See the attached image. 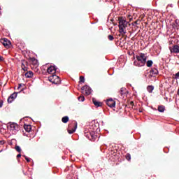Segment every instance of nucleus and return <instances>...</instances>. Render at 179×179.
<instances>
[{
    "label": "nucleus",
    "mask_w": 179,
    "mask_h": 179,
    "mask_svg": "<svg viewBox=\"0 0 179 179\" xmlns=\"http://www.w3.org/2000/svg\"><path fill=\"white\" fill-rule=\"evenodd\" d=\"M154 89H155V87H153L152 85H149L147 87V90L148 92H149V93H152Z\"/></svg>",
    "instance_id": "21"
},
{
    "label": "nucleus",
    "mask_w": 179,
    "mask_h": 179,
    "mask_svg": "<svg viewBox=\"0 0 179 179\" xmlns=\"http://www.w3.org/2000/svg\"><path fill=\"white\" fill-rule=\"evenodd\" d=\"M139 113H142V110L141 109H139Z\"/></svg>",
    "instance_id": "40"
},
{
    "label": "nucleus",
    "mask_w": 179,
    "mask_h": 179,
    "mask_svg": "<svg viewBox=\"0 0 179 179\" xmlns=\"http://www.w3.org/2000/svg\"><path fill=\"white\" fill-rule=\"evenodd\" d=\"M48 73H50V75H54L57 72V68L54 66H50L47 69Z\"/></svg>",
    "instance_id": "9"
},
{
    "label": "nucleus",
    "mask_w": 179,
    "mask_h": 179,
    "mask_svg": "<svg viewBox=\"0 0 179 179\" xmlns=\"http://www.w3.org/2000/svg\"><path fill=\"white\" fill-rule=\"evenodd\" d=\"M69 121V117L68 116H64L62 118V122L64 124H66V122H68Z\"/></svg>",
    "instance_id": "19"
},
{
    "label": "nucleus",
    "mask_w": 179,
    "mask_h": 179,
    "mask_svg": "<svg viewBox=\"0 0 179 179\" xmlns=\"http://www.w3.org/2000/svg\"><path fill=\"white\" fill-rule=\"evenodd\" d=\"M126 90L125 88H122L120 91V96H124Z\"/></svg>",
    "instance_id": "23"
},
{
    "label": "nucleus",
    "mask_w": 179,
    "mask_h": 179,
    "mask_svg": "<svg viewBox=\"0 0 179 179\" xmlns=\"http://www.w3.org/2000/svg\"><path fill=\"white\" fill-rule=\"evenodd\" d=\"M171 53L179 54V45H175L172 48H169Z\"/></svg>",
    "instance_id": "8"
},
{
    "label": "nucleus",
    "mask_w": 179,
    "mask_h": 179,
    "mask_svg": "<svg viewBox=\"0 0 179 179\" xmlns=\"http://www.w3.org/2000/svg\"><path fill=\"white\" fill-rule=\"evenodd\" d=\"M85 136L92 141V139H94V133L90 131L85 132Z\"/></svg>",
    "instance_id": "12"
},
{
    "label": "nucleus",
    "mask_w": 179,
    "mask_h": 179,
    "mask_svg": "<svg viewBox=\"0 0 179 179\" xmlns=\"http://www.w3.org/2000/svg\"><path fill=\"white\" fill-rule=\"evenodd\" d=\"M21 68H22V71H24V72H26V71H27V69H28V68H27V62L22 61Z\"/></svg>",
    "instance_id": "15"
},
{
    "label": "nucleus",
    "mask_w": 179,
    "mask_h": 179,
    "mask_svg": "<svg viewBox=\"0 0 179 179\" xmlns=\"http://www.w3.org/2000/svg\"><path fill=\"white\" fill-rule=\"evenodd\" d=\"M172 27H173V29H176V24H172Z\"/></svg>",
    "instance_id": "35"
},
{
    "label": "nucleus",
    "mask_w": 179,
    "mask_h": 179,
    "mask_svg": "<svg viewBox=\"0 0 179 179\" xmlns=\"http://www.w3.org/2000/svg\"><path fill=\"white\" fill-rule=\"evenodd\" d=\"M134 23H138V21H134Z\"/></svg>",
    "instance_id": "41"
},
{
    "label": "nucleus",
    "mask_w": 179,
    "mask_h": 179,
    "mask_svg": "<svg viewBox=\"0 0 179 179\" xmlns=\"http://www.w3.org/2000/svg\"><path fill=\"white\" fill-rule=\"evenodd\" d=\"M134 59H135V57H134Z\"/></svg>",
    "instance_id": "42"
},
{
    "label": "nucleus",
    "mask_w": 179,
    "mask_h": 179,
    "mask_svg": "<svg viewBox=\"0 0 179 179\" xmlns=\"http://www.w3.org/2000/svg\"><path fill=\"white\" fill-rule=\"evenodd\" d=\"M85 83V77L80 76V83Z\"/></svg>",
    "instance_id": "26"
},
{
    "label": "nucleus",
    "mask_w": 179,
    "mask_h": 179,
    "mask_svg": "<svg viewBox=\"0 0 179 179\" xmlns=\"http://www.w3.org/2000/svg\"><path fill=\"white\" fill-rule=\"evenodd\" d=\"M33 75H34L33 71H29L25 73V78H33Z\"/></svg>",
    "instance_id": "17"
},
{
    "label": "nucleus",
    "mask_w": 179,
    "mask_h": 179,
    "mask_svg": "<svg viewBox=\"0 0 179 179\" xmlns=\"http://www.w3.org/2000/svg\"><path fill=\"white\" fill-rule=\"evenodd\" d=\"M146 64V66L148 67V68H150L152 66V65H153V61L152 60H148L147 62H145Z\"/></svg>",
    "instance_id": "22"
},
{
    "label": "nucleus",
    "mask_w": 179,
    "mask_h": 179,
    "mask_svg": "<svg viewBox=\"0 0 179 179\" xmlns=\"http://www.w3.org/2000/svg\"><path fill=\"white\" fill-rule=\"evenodd\" d=\"M78 99L80 101H85V96L83 95H80Z\"/></svg>",
    "instance_id": "25"
},
{
    "label": "nucleus",
    "mask_w": 179,
    "mask_h": 179,
    "mask_svg": "<svg viewBox=\"0 0 179 179\" xmlns=\"http://www.w3.org/2000/svg\"><path fill=\"white\" fill-rule=\"evenodd\" d=\"M156 75H159V70H157L156 68H152L150 71V75L148 76V78L149 79H152V78Z\"/></svg>",
    "instance_id": "6"
},
{
    "label": "nucleus",
    "mask_w": 179,
    "mask_h": 179,
    "mask_svg": "<svg viewBox=\"0 0 179 179\" xmlns=\"http://www.w3.org/2000/svg\"><path fill=\"white\" fill-rule=\"evenodd\" d=\"M127 27H128L127 23H119V32L121 34H125L127 33Z\"/></svg>",
    "instance_id": "3"
},
{
    "label": "nucleus",
    "mask_w": 179,
    "mask_h": 179,
    "mask_svg": "<svg viewBox=\"0 0 179 179\" xmlns=\"http://www.w3.org/2000/svg\"><path fill=\"white\" fill-rule=\"evenodd\" d=\"M48 80L54 85H59V83H61V78L58 77L57 75H52L49 76Z\"/></svg>",
    "instance_id": "2"
},
{
    "label": "nucleus",
    "mask_w": 179,
    "mask_h": 179,
    "mask_svg": "<svg viewBox=\"0 0 179 179\" xmlns=\"http://www.w3.org/2000/svg\"><path fill=\"white\" fill-rule=\"evenodd\" d=\"M165 110H166V108L164 107V106H158V111H159V113H164Z\"/></svg>",
    "instance_id": "20"
},
{
    "label": "nucleus",
    "mask_w": 179,
    "mask_h": 179,
    "mask_svg": "<svg viewBox=\"0 0 179 179\" xmlns=\"http://www.w3.org/2000/svg\"><path fill=\"white\" fill-rule=\"evenodd\" d=\"M126 159L128 161L131 160V155L130 154H127L126 155Z\"/></svg>",
    "instance_id": "29"
},
{
    "label": "nucleus",
    "mask_w": 179,
    "mask_h": 179,
    "mask_svg": "<svg viewBox=\"0 0 179 179\" xmlns=\"http://www.w3.org/2000/svg\"><path fill=\"white\" fill-rule=\"evenodd\" d=\"M76 128H78V123H76V126L71 130L69 129L68 133L70 134H73V132H75V131H76Z\"/></svg>",
    "instance_id": "18"
},
{
    "label": "nucleus",
    "mask_w": 179,
    "mask_h": 179,
    "mask_svg": "<svg viewBox=\"0 0 179 179\" xmlns=\"http://www.w3.org/2000/svg\"><path fill=\"white\" fill-rule=\"evenodd\" d=\"M10 128L11 131H17L19 129V125L16 123H11L10 124Z\"/></svg>",
    "instance_id": "14"
},
{
    "label": "nucleus",
    "mask_w": 179,
    "mask_h": 179,
    "mask_svg": "<svg viewBox=\"0 0 179 179\" xmlns=\"http://www.w3.org/2000/svg\"><path fill=\"white\" fill-rule=\"evenodd\" d=\"M108 38L110 41H113V40H114V36L113 35H108Z\"/></svg>",
    "instance_id": "27"
},
{
    "label": "nucleus",
    "mask_w": 179,
    "mask_h": 179,
    "mask_svg": "<svg viewBox=\"0 0 179 179\" xmlns=\"http://www.w3.org/2000/svg\"><path fill=\"white\" fill-rule=\"evenodd\" d=\"M17 97V92H14L10 95V96L8 98V103H12L15 99Z\"/></svg>",
    "instance_id": "10"
},
{
    "label": "nucleus",
    "mask_w": 179,
    "mask_h": 179,
    "mask_svg": "<svg viewBox=\"0 0 179 179\" xmlns=\"http://www.w3.org/2000/svg\"><path fill=\"white\" fill-rule=\"evenodd\" d=\"M0 41L6 48H9L10 47V41L8 40V38H2Z\"/></svg>",
    "instance_id": "5"
},
{
    "label": "nucleus",
    "mask_w": 179,
    "mask_h": 179,
    "mask_svg": "<svg viewBox=\"0 0 179 179\" xmlns=\"http://www.w3.org/2000/svg\"><path fill=\"white\" fill-rule=\"evenodd\" d=\"M81 90H83V92H85V94L87 96H89L90 94H92V88H90V87L87 86V85H85L81 88Z\"/></svg>",
    "instance_id": "7"
},
{
    "label": "nucleus",
    "mask_w": 179,
    "mask_h": 179,
    "mask_svg": "<svg viewBox=\"0 0 179 179\" xmlns=\"http://www.w3.org/2000/svg\"><path fill=\"white\" fill-rule=\"evenodd\" d=\"M130 106H131V107H134V101H131L130 102Z\"/></svg>",
    "instance_id": "33"
},
{
    "label": "nucleus",
    "mask_w": 179,
    "mask_h": 179,
    "mask_svg": "<svg viewBox=\"0 0 179 179\" xmlns=\"http://www.w3.org/2000/svg\"><path fill=\"white\" fill-rule=\"evenodd\" d=\"M31 60H32V61H36V59L32 58Z\"/></svg>",
    "instance_id": "39"
},
{
    "label": "nucleus",
    "mask_w": 179,
    "mask_h": 179,
    "mask_svg": "<svg viewBox=\"0 0 179 179\" xmlns=\"http://www.w3.org/2000/svg\"><path fill=\"white\" fill-rule=\"evenodd\" d=\"M3 141H0V145H3Z\"/></svg>",
    "instance_id": "37"
},
{
    "label": "nucleus",
    "mask_w": 179,
    "mask_h": 179,
    "mask_svg": "<svg viewBox=\"0 0 179 179\" xmlns=\"http://www.w3.org/2000/svg\"><path fill=\"white\" fill-rule=\"evenodd\" d=\"M3 61H5V58H3L2 56H0V62H3Z\"/></svg>",
    "instance_id": "31"
},
{
    "label": "nucleus",
    "mask_w": 179,
    "mask_h": 179,
    "mask_svg": "<svg viewBox=\"0 0 179 179\" xmlns=\"http://www.w3.org/2000/svg\"><path fill=\"white\" fill-rule=\"evenodd\" d=\"M106 104L108 107L113 108V107H115V101L113 100V99H109L106 100Z\"/></svg>",
    "instance_id": "11"
},
{
    "label": "nucleus",
    "mask_w": 179,
    "mask_h": 179,
    "mask_svg": "<svg viewBox=\"0 0 179 179\" xmlns=\"http://www.w3.org/2000/svg\"><path fill=\"white\" fill-rule=\"evenodd\" d=\"M24 129H25L26 132H30V131H31V125L24 124Z\"/></svg>",
    "instance_id": "16"
},
{
    "label": "nucleus",
    "mask_w": 179,
    "mask_h": 179,
    "mask_svg": "<svg viewBox=\"0 0 179 179\" xmlns=\"http://www.w3.org/2000/svg\"><path fill=\"white\" fill-rule=\"evenodd\" d=\"M15 150H17L18 152V153L22 152V148H20V147L19 145H15Z\"/></svg>",
    "instance_id": "24"
},
{
    "label": "nucleus",
    "mask_w": 179,
    "mask_h": 179,
    "mask_svg": "<svg viewBox=\"0 0 179 179\" xmlns=\"http://www.w3.org/2000/svg\"><path fill=\"white\" fill-rule=\"evenodd\" d=\"M2 106H3V101H0V108H1Z\"/></svg>",
    "instance_id": "32"
},
{
    "label": "nucleus",
    "mask_w": 179,
    "mask_h": 179,
    "mask_svg": "<svg viewBox=\"0 0 179 179\" xmlns=\"http://www.w3.org/2000/svg\"><path fill=\"white\" fill-rule=\"evenodd\" d=\"M92 103L96 106V107H102L103 106V103L100 102L99 101H96V99L93 98L92 99Z\"/></svg>",
    "instance_id": "13"
},
{
    "label": "nucleus",
    "mask_w": 179,
    "mask_h": 179,
    "mask_svg": "<svg viewBox=\"0 0 179 179\" xmlns=\"http://www.w3.org/2000/svg\"><path fill=\"white\" fill-rule=\"evenodd\" d=\"M173 79H179V71L174 75Z\"/></svg>",
    "instance_id": "28"
},
{
    "label": "nucleus",
    "mask_w": 179,
    "mask_h": 179,
    "mask_svg": "<svg viewBox=\"0 0 179 179\" xmlns=\"http://www.w3.org/2000/svg\"><path fill=\"white\" fill-rule=\"evenodd\" d=\"M22 87V84H19L17 89H20Z\"/></svg>",
    "instance_id": "36"
},
{
    "label": "nucleus",
    "mask_w": 179,
    "mask_h": 179,
    "mask_svg": "<svg viewBox=\"0 0 179 179\" xmlns=\"http://www.w3.org/2000/svg\"><path fill=\"white\" fill-rule=\"evenodd\" d=\"M136 24H138V23H136Z\"/></svg>",
    "instance_id": "43"
},
{
    "label": "nucleus",
    "mask_w": 179,
    "mask_h": 179,
    "mask_svg": "<svg viewBox=\"0 0 179 179\" xmlns=\"http://www.w3.org/2000/svg\"><path fill=\"white\" fill-rule=\"evenodd\" d=\"M136 60L134 62V66H145L146 65V61L148 60V57L144 53H139L138 55L136 56Z\"/></svg>",
    "instance_id": "1"
},
{
    "label": "nucleus",
    "mask_w": 179,
    "mask_h": 179,
    "mask_svg": "<svg viewBox=\"0 0 179 179\" xmlns=\"http://www.w3.org/2000/svg\"><path fill=\"white\" fill-rule=\"evenodd\" d=\"M24 157H25V159L27 162V163H30V158L26 157V155H24Z\"/></svg>",
    "instance_id": "30"
},
{
    "label": "nucleus",
    "mask_w": 179,
    "mask_h": 179,
    "mask_svg": "<svg viewBox=\"0 0 179 179\" xmlns=\"http://www.w3.org/2000/svg\"><path fill=\"white\" fill-rule=\"evenodd\" d=\"M19 157H22V155H21V154H18V155H17V159H19Z\"/></svg>",
    "instance_id": "34"
},
{
    "label": "nucleus",
    "mask_w": 179,
    "mask_h": 179,
    "mask_svg": "<svg viewBox=\"0 0 179 179\" xmlns=\"http://www.w3.org/2000/svg\"><path fill=\"white\" fill-rule=\"evenodd\" d=\"M127 19L129 21H127V19H124V17H120L118 19L119 23H129V22H132V19L134 18L132 17V15H129Z\"/></svg>",
    "instance_id": "4"
},
{
    "label": "nucleus",
    "mask_w": 179,
    "mask_h": 179,
    "mask_svg": "<svg viewBox=\"0 0 179 179\" xmlns=\"http://www.w3.org/2000/svg\"><path fill=\"white\" fill-rule=\"evenodd\" d=\"M175 23H179V20H175Z\"/></svg>",
    "instance_id": "38"
}]
</instances>
